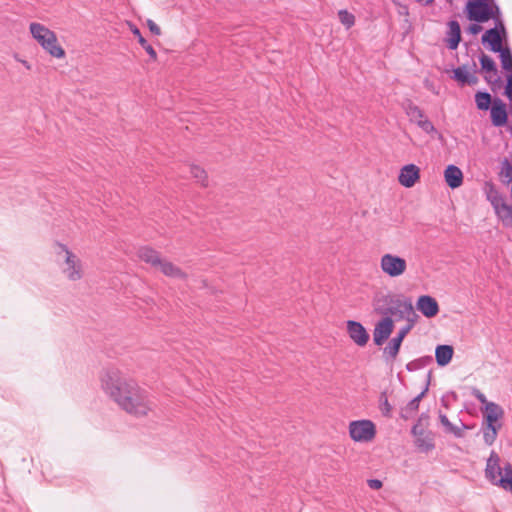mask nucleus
<instances>
[{"instance_id": "nucleus-36", "label": "nucleus", "mask_w": 512, "mask_h": 512, "mask_svg": "<svg viewBox=\"0 0 512 512\" xmlns=\"http://www.w3.org/2000/svg\"><path fill=\"white\" fill-rule=\"evenodd\" d=\"M500 176L503 178V182L509 184L512 182V165L507 159L502 162Z\"/></svg>"}, {"instance_id": "nucleus-19", "label": "nucleus", "mask_w": 512, "mask_h": 512, "mask_svg": "<svg viewBox=\"0 0 512 512\" xmlns=\"http://www.w3.org/2000/svg\"><path fill=\"white\" fill-rule=\"evenodd\" d=\"M419 177V168L414 164H408L402 167V169L400 170L398 181L402 186L406 188H411L415 185Z\"/></svg>"}, {"instance_id": "nucleus-18", "label": "nucleus", "mask_w": 512, "mask_h": 512, "mask_svg": "<svg viewBox=\"0 0 512 512\" xmlns=\"http://www.w3.org/2000/svg\"><path fill=\"white\" fill-rule=\"evenodd\" d=\"M347 332L349 337L358 346H365L369 340V334L360 322L354 320L347 321Z\"/></svg>"}, {"instance_id": "nucleus-13", "label": "nucleus", "mask_w": 512, "mask_h": 512, "mask_svg": "<svg viewBox=\"0 0 512 512\" xmlns=\"http://www.w3.org/2000/svg\"><path fill=\"white\" fill-rule=\"evenodd\" d=\"M477 65L472 61L471 65L464 64L453 70V78L461 85L474 86L479 82L476 76Z\"/></svg>"}, {"instance_id": "nucleus-16", "label": "nucleus", "mask_w": 512, "mask_h": 512, "mask_svg": "<svg viewBox=\"0 0 512 512\" xmlns=\"http://www.w3.org/2000/svg\"><path fill=\"white\" fill-rule=\"evenodd\" d=\"M491 122L495 127H502L507 124L508 113L506 104L499 98L494 99L490 108Z\"/></svg>"}, {"instance_id": "nucleus-43", "label": "nucleus", "mask_w": 512, "mask_h": 512, "mask_svg": "<svg viewBox=\"0 0 512 512\" xmlns=\"http://www.w3.org/2000/svg\"><path fill=\"white\" fill-rule=\"evenodd\" d=\"M367 484L371 489H374V490L380 489L383 485L379 479H369L367 481Z\"/></svg>"}, {"instance_id": "nucleus-31", "label": "nucleus", "mask_w": 512, "mask_h": 512, "mask_svg": "<svg viewBox=\"0 0 512 512\" xmlns=\"http://www.w3.org/2000/svg\"><path fill=\"white\" fill-rule=\"evenodd\" d=\"M500 54V60L502 68L506 71L512 72V52L508 47H505L498 51Z\"/></svg>"}, {"instance_id": "nucleus-25", "label": "nucleus", "mask_w": 512, "mask_h": 512, "mask_svg": "<svg viewBox=\"0 0 512 512\" xmlns=\"http://www.w3.org/2000/svg\"><path fill=\"white\" fill-rule=\"evenodd\" d=\"M454 350L450 345H438L435 349V358L439 366L448 365L453 357Z\"/></svg>"}, {"instance_id": "nucleus-30", "label": "nucleus", "mask_w": 512, "mask_h": 512, "mask_svg": "<svg viewBox=\"0 0 512 512\" xmlns=\"http://www.w3.org/2000/svg\"><path fill=\"white\" fill-rule=\"evenodd\" d=\"M406 114L410 118L411 121L415 122L417 124V121L424 118L423 111L413 104L411 101H409L405 107Z\"/></svg>"}, {"instance_id": "nucleus-5", "label": "nucleus", "mask_w": 512, "mask_h": 512, "mask_svg": "<svg viewBox=\"0 0 512 512\" xmlns=\"http://www.w3.org/2000/svg\"><path fill=\"white\" fill-rule=\"evenodd\" d=\"M504 410L497 403L490 402L484 407V419L485 424L483 425V439L487 445H492L498 434V430L501 428V424H496L499 418L503 417Z\"/></svg>"}, {"instance_id": "nucleus-8", "label": "nucleus", "mask_w": 512, "mask_h": 512, "mask_svg": "<svg viewBox=\"0 0 512 512\" xmlns=\"http://www.w3.org/2000/svg\"><path fill=\"white\" fill-rule=\"evenodd\" d=\"M350 437L356 442H369L376 435V427L371 420H356L349 424Z\"/></svg>"}, {"instance_id": "nucleus-41", "label": "nucleus", "mask_w": 512, "mask_h": 512, "mask_svg": "<svg viewBox=\"0 0 512 512\" xmlns=\"http://www.w3.org/2000/svg\"><path fill=\"white\" fill-rule=\"evenodd\" d=\"M505 95L512 101V74L507 76V84L505 87Z\"/></svg>"}, {"instance_id": "nucleus-45", "label": "nucleus", "mask_w": 512, "mask_h": 512, "mask_svg": "<svg viewBox=\"0 0 512 512\" xmlns=\"http://www.w3.org/2000/svg\"><path fill=\"white\" fill-rule=\"evenodd\" d=\"M23 63L25 64V66H26L27 68H30V67H29V65H28V63H27L26 61H23Z\"/></svg>"}, {"instance_id": "nucleus-10", "label": "nucleus", "mask_w": 512, "mask_h": 512, "mask_svg": "<svg viewBox=\"0 0 512 512\" xmlns=\"http://www.w3.org/2000/svg\"><path fill=\"white\" fill-rule=\"evenodd\" d=\"M392 315L399 318H406L408 323L415 324L418 315L414 312V308L410 299L393 298V303L389 306L388 317Z\"/></svg>"}, {"instance_id": "nucleus-7", "label": "nucleus", "mask_w": 512, "mask_h": 512, "mask_svg": "<svg viewBox=\"0 0 512 512\" xmlns=\"http://www.w3.org/2000/svg\"><path fill=\"white\" fill-rule=\"evenodd\" d=\"M487 186V199L493 206L495 213L503 222L512 224V206L506 203L505 197L493 184H488Z\"/></svg>"}, {"instance_id": "nucleus-37", "label": "nucleus", "mask_w": 512, "mask_h": 512, "mask_svg": "<svg viewBox=\"0 0 512 512\" xmlns=\"http://www.w3.org/2000/svg\"><path fill=\"white\" fill-rule=\"evenodd\" d=\"M190 173L192 174L193 178H195L198 182H200L203 186H206V172L199 166L193 165L190 166Z\"/></svg>"}, {"instance_id": "nucleus-27", "label": "nucleus", "mask_w": 512, "mask_h": 512, "mask_svg": "<svg viewBox=\"0 0 512 512\" xmlns=\"http://www.w3.org/2000/svg\"><path fill=\"white\" fill-rule=\"evenodd\" d=\"M157 269H159L164 275L173 278H184L185 274L181 271V269L175 266L173 263L162 260L160 264H158Z\"/></svg>"}, {"instance_id": "nucleus-2", "label": "nucleus", "mask_w": 512, "mask_h": 512, "mask_svg": "<svg viewBox=\"0 0 512 512\" xmlns=\"http://www.w3.org/2000/svg\"><path fill=\"white\" fill-rule=\"evenodd\" d=\"M485 476L493 485L512 492V464L506 462L501 466L500 457L495 451L487 459Z\"/></svg>"}, {"instance_id": "nucleus-6", "label": "nucleus", "mask_w": 512, "mask_h": 512, "mask_svg": "<svg viewBox=\"0 0 512 512\" xmlns=\"http://www.w3.org/2000/svg\"><path fill=\"white\" fill-rule=\"evenodd\" d=\"M428 420V414L422 413L417 423L411 429V433L415 438V446L423 453H428L435 448L434 436L432 432L426 430Z\"/></svg>"}, {"instance_id": "nucleus-39", "label": "nucleus", "mask_w": 512, "mask_h": 512, "mask_svg": "<svg viewBox=\"0 0 512 512\" xmlns=\"http://www.w3.org/2000/svg\"><path fill=\"white\" fill-rule=\"evenodd\" d=\"M473 397H475L481 404L487 406L490 402L487 401L486 396L477 388H473L471 391Z\"/></svg>"}, {"instance_id": "nucleus-4", "label": "nucleus", "mask_w": 512, "mask_h": 512, "mask_svg": "<svg viewBox=\"0 0 512 512\" xmlns=\"http://www.w3.org/2000/svg\"><path fill=\"white\" fill-rule=\"evenodd\" d=\"M30 32L34 39L45 49L51 56L62 58L65 55L64 49L58 44L56 34L46 26L33 22L30 24Z\"/></svg>"}, {"instance_id": "nucleus-24", "label": "nucleus", "mask_w": 512, "mask_h": 512, "mask_svg": "<svg viewBox=\"0 0 512 512\" xmlns=\"http://www.w3.org/2000/svg\"><path fill=\"white\" fill-rule=\"evenodd\" d=\"M394 296L390 294H379L376 295L373 299V308L374 311L385 317H388V309L389 306L393 303Z\"/></svg>"}, {"instance_id": "nucleus-23", "label": "nucleus", "mask_w": 512, "mask_h": 512, "mask_svg": "<svg viewBox=\"0 0 512 512\" xmlns=\"http://www.w3.org/2000/svg\"><path fill=\"white\" fill-rule=\"evenodd\" d=\"M448 28L447 46L450 50H455L461 41L460 24L456 20H451L448 22Z\"/></svg>"}, {"instance_id": "nucleus-32", "label": "nucleus", "mask_w": 512, "mask_h": 512, "mask_svg": "<svg viewBox=\"0 0 512 512\" xmlns=\"http://www.w3.org/2000/svg\"><path fill=\"white\" fill-rule=\"evenodd\" d=\"M439 419L441 424L446 428L447 432L454 434L456 437H462V429L453 425L445 414L440 413Z\"/></svg>"}, {"instance_id": "nucleus-29", "label": "nucleus", "mask_w": 512, "mask_h": 512, "mask_svg": "<svg viewBox=\"0 0 512 512\" xmlns=\"http://www.w3.org/2000/svg\"><path fill=\"white\" fill-rule=\"evenodd\" d=\"M132 33L137 36L139 44L145 49V51L149 54V56L156 60L157 53L154 48L148 44L147 40L141 35L140 30L137 27L132 28Z\"/></svg>"}, {"instance_id": "nucleus-20", "label": "nucleus", "mask_w": 512, "mask_h": 512, "mask_svg": "<svg viewBox=\"0 0 512 512\" xmlns=\"http://www.w3.org/2000/svg\"><path fill=\"white\" fill-rule=\"evenodd\" d=\"M416 307L427 318L435 317L439 313L437 301L429 295L420 296L417 300Z\"/></svg>"}, {"instance_id": "nucleus-34", "label": "nucleus", "mask_w": 512, "mask_h": 512, "mask_svg": "<svg viewBox=\"0 0 512 512\" xmlns=\"http://www.w3.org/2000/svg\"><path fill=\"white\" fill-rule=\"evenodd\" d=\"M430 362H432V357L431 356L419 358V359H416V360H413V361L409 362L406 365V369L408 371H416L418 369L423 368L427 363H430Z\"/></svg>"}, {"instance_id": "nucleus-3", "label": "nucleus", "mask_w": 512, "mask_h": 512, "mask_svg": "<svg viewBox=\"0 0 512 512\" xmlns=\"http://www.w3.org/2000/svg\"><path fill=\"white\" fill-rule=\"evenodd\" d=\"M466 16L470 21L487 22L501 15L495 0H469L465 7Z\"/></svg>"}, {"instance_id": "nucleus-11", "label": "nucleus", "mask_w": 512, "mask_h": 512, "mask_svg": "<svg viewBox=\"0 0 512 512\" xmlns=\"http://www.w3.org/2000/svg\"><path fill=\"white\" fill-rule=\"evenodd\" d=\"M59 247L65 253L63 273L71 281H77L81 279L83 275L81 260L75 254L69 251L66 246L59 245Z\"/></svg>"}, {"instance_id": "nucleus-33", "label": "nucleus", "mask_w": 512, "mask_h": 512, "mask_svg": "<svg viewBox=\"0 0 512 512\" xmlns=\"http://www.w3.org/2000/svg\"><path fill=\"white\" fill-rule=\"evenodd\" d=\"M417 125L427 134L437 135L438 138H441V134L437 131L433 123L428 119H420L417 121Z\"/></svg>"}, {"instance_id": "nucleus-40", "label": "nucleus", "mask_w": 512, "mask_h": 512, "mask_svg": "<svg viewBox=\"0 0 512 512\" xmlns=\"http://www.w3.org/2000/svg\"><path fill=\"white\" fill-rule=\"evenodd\" d=\"M147 26L152 34L157 35V36L161 34L160 27L153 20L148 19Z\"/></svg>"}, {"instance_id": "nucleus-26", "label": "nucleus", "mask_w": 512, "mask_h": 512, "mask_svg": "<svg viewBox=\"0 0 512 512\" xmlns=\"http://www.w3.org/2000/svg\"><path fill=\"white\" fill-rule=\"evenodd\" d=\"M138 256L142 261L151 264V266L155 268H157L161 261L159 253L149 247L140 248L138 251Z\"/></svg>"}, {"instance_id": "nucleus-28", "label": "nucleus", "mask_w": 512, "mask_h": 512, "mask_svg": "<svg viewBox=\"0 0 512 512\" xmlns=\"http://www.w3.org/2000/svg\"><path fill=\"white\" fill-rule=\"evenodd\" d=\"M476 106L479 110H488L491 108L492 97L488 92L479 91L475 94Z\"/></svg>"}, {"instance_id": "nucleus-21", "label": "nucleus", "mask_w": 512, "mask_h": 512, "mask_svg": "<svg viewBox=\"0 0 512 512\" xmlns=\"http://www.w3.org/2000/svg\"><path fill=\"white\" fill-rule=\"evenodd\" d=\"M429 380H430V373L427 375V383L425 388L421 391L420 394H418L416 397H414L411 401L407 403L405 407L401 409L400 415L403 419L408 420L416 413V411L419 408V403L421 399L425 396V394L428 392L429 387Z\"/></svg>"}, {"instance_id": "nucleus-14", "label": "nucleus", "mask_w": 512, "mask_h": 512, "mask_svg": "<svg viewBox=\"0 0 512 512\" xmlns=\"http://www.w3.org/2000/svg\"><path fill=\"white\" fill-rule=\"evenodd\" d=\"M415 324H413V320H411V323H407L404 327H402L397 335L390 340L388 345L384 349V354L391 358L395 359L398 355V352L400 350L401 344L403 339L406 337V335L411 331V329L414 327Z\"/></svg>"}, {"instance_id": "nucleus-12", "label": "nucleus", "mask_w": 512, "mask_h": 512, "mask_svg": "<svg viewBox=\"0 0 512 512\" xmlns=\"http://www.w3.org/2000/svg\"><path fill=\"white\" fill-rule=\"evenodd\" d=\"M498 24L491 29H488L482 36V43L488 44L492 52H498L504 47L502 41L506 37V29L504 24L500 21V16L496 19Z\"/></svg>"}, {"instance_id": "nucleus-9", "label": "nucleus", "mask_w": 512, "mask_h": 512, "mask_svg": "<svg viewBox=\"0 0 512 512\" xmlns=\"http://www.w3.org/2000/svg\"><path fill=\"white\" fill-rule=\"evenodd\" d=\"M380 267L383 273L395 278L401 276L406 271L407 262L400 256L387 253L381 257Z\"/></svg>"}, {"instance_id": "nucleus-44", "label": "nucleus", "mask_w": 512, "mask_h": 512, "mask_svg": "<svg viewBox=\"0 0 512 512\" xmlns=\"http://www.w3.org/2000/svg\"><path fill=\"white\" fill-rule=\"evenodd\" d=\"M434 0H417L418 3L424 6H428L433 3Z\"/></svg>"}, {"instance_id": "nucleus-15", "label": "nucleus", "mask_w": 512, "mask_h": 512, "mask_svg": "<svg viewBox=\"0 0 512 512\" xmlns=\"http://www.w3.org/2000/svg\"><path fill=\"white\" fill-rule=\"evenodd\" d=\"M479 61L481 70L485 73L484 79L490 84L499 82L500 77L495 61L483 52L479 56Z\"/></svg>"}, {"instance_id": "nucleus-17", "label": "nucleus", "mask_w": 512, "mask_h": 512, "mask_svg": "<svg viewBox=\"0 0 512 512\" xmlns=\"http://www.w3.org/2000/svg\"><path fill=\"white\" fill-rule=\"evenodd\" d=\"M393 320L391 317H384L379 321L373 331V340L376 345H382L389 338L393 331Z\"/></svg>"}, {"instance_id": "nucleus-22", "label": "nucleus", "mask_w": 512, "mask_h": 512, "mask_svg": "<svg viewBox=\"0 0 512 512\" xmlns=\"http://www.w3.org/2000/svg\"><path fill=\"white\" fill-rule=\"evenodd\" d=\"M444 178L447 183V185L452 188H458L463 183V173L455 165H448L447 168L444 171Z\"/></svg>"}, {"instance_id": "nucleus-42", "label": "nucleus", "mask_w": 512, "mask_h": 512, "mask_svg": "<svg viewBox=\"0 0 512 512\" xmlns=\"http://www.w3.org/2000/svg\"><path fill=\"white\" fill-rule=\"evenodd\" d=\"M480 22H476V23H473L471 25H469L467 31L472 34V35H476L478 34L479 32H481L482 30V26L479 25Z\"/></svg>"}, {"instance_id": "nucleus-38", "label": "nucleus", "mask_w": 512, "mask_h": 512, "mask_svg": "<svg viewBox=\"0 0 512 512\" xmlns=\"http://www.w3.org/2000/svg\"><path fill=\"white\" fill-rule=\"evenodd\" d=\"M379 402H380L379 407H380V410H381V413L383 414V416L390 417L391 411H392V406L390 405L385 392H383L381 394Z\"/></svg>"}, {"instance_id": "nucleus-35", "label": "nucleus", "mask_w": 512, "mask_h": 512, "mask_svg": "<svg viewBox=\"0 0 512 512\" xmlns=\"http://www.w3.org/2000/svg\"><path fill=\"white\" fill-rule=\"evenodd\" d=\"M338 17L340 22L348 29L351 28L355 23L354 15L347 10H340L338 12Z\"/></svg>"}, {"instance_id": "nucleus-1", "label": "nucleus", "mask_w": 512, "mask_h": 512, "mask_svg": "<svg viewBox=\"0 0 512 512\" xmlns=\"http://www.w3.org/2000/svg\"><path fill=\"white\" fill-rule=\"evenodd\" d=\"M101 386L122 410L132 416H147L155 407L149 393L134 380L123 377L116 368L103 371Z\"/></svg>"}]
</instances>
